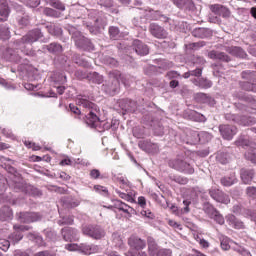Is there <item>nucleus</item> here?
<instances>
[{
    "label": "nucleus",
    "mask_w": 256,
    "mask_h": 256,
    "mask_svg": "<svg viewBox=\"0 0 256 256\" xmlns=\"http://www.w3.org/2000/svg\"><path fill=\"white\" fill-rule=\"evenodd\" d=\"M43 37V32L41 29L35 28L28 31L21 39L16 40L14 44L16 45L17 49H20L24 55L28 57H35L36 53L35 50L29 49L27 45H33V43H37Z\"/></svg>",
    "instance_id": "obj_1"
},
{
    "label": "nucleus",
    "mask_w": 256,
    "mask_h": 256,
    "mask_svg": "<svg viewBox=\"0 0 256 256\" xmlns=\"http://www.w3.org/2000/svg\"><path fill=\"white\" fill-rule=\"evenodd\" d=\"M76 103L86 110L84 119L85 123L89 127H97V125H99V116L97 115V113H99V107H97L95 103L89 101L87 98H85V96L82 95H79L76 98Z\"/></svg>",
    "instance_id": "obj_2"
},
{
    "label": "nucleus",
    "mask_w": 256,
    "mask_h": 256,
    "mask_svg": "<svg viewBox=\"0 0 256 256\" xmlns=\"http://www.w3.org/2000/svg\"><path fill=\"white\" fill-rule=\"evenodd\" d=\"M168 165L180 173H186L187 175H193L195 173V169L191 167V164L181 158L169 160Z\"/></svg>",
    "instance_id": "obj_3"
},
{
    "label": "nucleus",
    "mask_w": 256,
    "mask_h": 256,
    "mask_svg": "<svg viewBox=\"0 0 256 256\" xmlns=\"http://www.w3.org/2000/svg\"><path fill=\"white\" fill-rule=\"evenodd\" d=\"M82 233L91 239L99 241L105 237V230L99 225H84L82 226Z\"/></svg>",
    "instance_id": "obj_4"
},
{
    "label": "nucleus",
    "mask_w": 256,
    "mask_h": 256,
    "mask_svg": "<svg viewBox=\"0 0 256 256\" xmlns=\"http://www.w3.org/2000/svg\"><path fill=\"white\" fill-rule=\"evenodd\" d=\"M109 78L111 79V84H109V91L111 95H115L119 91L121 81H123V76L118 70H113L109 73Z\"/></svg>",
    "instance_id": "obj_5"
},
{
    "label": "nucleus",
    "mask_w": 256,
    "mask_h": 256,
    "mask_svg": "<svg viewBox=\"0 0 256 256\" xmlns=\"http://www.w3.org/2000/svg\"><path fill=\"white\" fill-rule=\"evenodd\" d=\"M210 197L217 201V203H223L224 205H229L231 203V198L229 195L225 194L222 190L217 188H211L208 191Z\"/></svg>",
    "instance_id": "obj_6"
},
{
    "label": "nucleus",
    "mask_w": 256,
    "mask_h": 256,
    "mask_svg": "<svg viewBox=\"0 0 256 256\" xmlns=\"http://www.w3.org/2000/svg\"><path fill=\"white\" fill-rule=\"evenodd\" d=\"M17 215L20 223H35L41 221V215L37 212H20Z\"/></svg>",
    "instance_id": "obj_7"
},
{
    "label": "nucleus",
    "mask_w": 256,
    "mask_h": 256,
    "mask_svg": "<svg viewBox=\"0 0 256 256\" xmlns=\"http://www.w3.org/2000/svg\"><path fill=\"white\" fill-rule=\"evenodd\" d=\"M149 32L156 39H167L169 33L163 26H159L157 23H152L149 25Z\"/></svg>",
    "instance_id": "obj_8"
},
{
    "label": "nucleus",
    "mask_w": 256,
    "mask_h": 256,
    "mask_svg": "<svg viewBox=\"0 0 256 256\" xmlns=\"http://www.w3.org/2000/svg\"><path fill=\"white\" fill-rule=\"evenodd\" d=\"M128 245L134 251H143L145 247H147V242L145 240L139 238V236H131L128 239Z\"/></svg>",
    "instance_id": "obj_9"
},
{
    "label": "nucleus",
    "mask_w": 256,
    "mask_h": 256,
    "mask_svg": "<svg viewBox=\"0 0 256 256\" xmlns=\"http://www.w3.org/2000/svg\"><path fill=\"white\" fill-rule=\"evenodd\" d=\"M219 131L223 139H226L227 141H231V139H233V136L236 135L237 133V127L222 124L219 126Z\"/></svg>",
    "instance_id": "obj_10"
},
{
    "label": "nucleus",
    "mask_w": 256,
    "mask_h": 256,
    "mask_svg": "<svg viewBox=\"0 0 256 256\" xmlns=\"http://www.w3.org/2000/svg\"><path fill=\"white\" fill-rule=\"evenodd\" d=\"M14 229L16 232H14L13 234L10 235V239H11V241H13V243H19V241H21V239H23V234H21V232L29 231V229H31V227H29L27 225H14Z\"/></svg>",
    "instance_id": "obj_11"
},
{
    "label": "nucleus",
    "mask_w": 256,
    "mask_h": 256,
    "mask_svg": "<svg viewBox=\"0 0 256 256\" xmlns=\"http://www.w3.org/2000/svg\"><path fill=\"white\" fill-rule=\"evenodd\" d=\"M229 117H232V121H235V123H239V125H255L256 119L253 117H247V116H235V115H227L226 119H229Z\"/></svg>",
    "instance_id": "obj_12"
},
{
    "label": "nucleus",
    "mask_w": 256,
    "mask_h": 256,
    "mask_svg": "<svg viewBox=\"0 0 256 256\" xmlns=\"http://www.w3.org/2000/svg\"><path fill=\"white\" fill-rule=\"evenodd\" d=\"M138 146L140 149H142V151H145L146 153H157V151H159V145L149 140L140 141Z\"/></svg>",
    "instance_id": "obj_13"
},
{
    "label": "nucleus",
    "mask_w": 256,
    "mask_h": 256,
    "mask_svg": "<svg viewBox=\"0 0 256 256\" xmlns=\"http://www.w3.org/2000/svg\"><path fill=\"white\" fill-rule=\"evenodd\" d=\"M114 208L125 213L126 217H131L133 213H135V209H133V207L129 206L121 200H115Z\"/></svg>",
    "instance_id": "obj_14"
},
{
    "label": "nucleus",
    "mask_w": 256,
    "mask_h": 256,
    "mask_svg": "<svg viewBox=\"0 0 256 256\" xmlns=\"http://www.w3.org/2000/svg\"><path fill=\"white\" fill-rule=\"evenodd\" d=\"M205 211L212 219H214V221H217L219 225H223L225 223V218H223V215H221V213H219L212 205H208L205 208Z\"/></svg>",
    "instance_id": "obj_15"
},
{
    "label": "nucleus",
    "mask_w": 256,
    "mask_h": 256,
    "mask_svg": "<svg viewBox=\"0 0 256 256\" xmlns=\"http://www.w3.org/2000/svg\"><path fill=\"white\" fill-rule=\"evenodd\" d=\"M132 46L137 55H149V47H147V45L144 44L141 40H134Z\"/></svg>",
    "instance_id": "obj_16"
},
{
    "label": "nucleus",
    "mask_w": 256,
    "mask_h": 256,
    "mask_svg": "<svg viewBox=\"0 0 256 256\" xmlns=\"http://www.w3.org/2000/svg\"><path fill=\"white\" fill-rule=\"evenodd\" d=\"M62 237L64 241H77V231L75 228L65 227L62 229Z\"/></svg>",
    "instance_id": "obj_17"
},
{
    "label": "nucleus",
    "mask_w": 256,
    "mask_h": 256,
    "mask_svg": "<svg viewBox=\"0 0 256 256\" xmlns=\"http://www.w3.org/2000/svg\"><path fill=\"white\" fill-rule=\"evenodd\" d=\"M226 221L230 227H233V229H245V223H243V221L239 220L233 214H229L226 217Z\"/></svg>",
    "instance_id": "obj_18"
},
{
    "label": "nucleus",
    "mask_w": 256,
    "mask_h": 256,
    "mask_svg": "<svg viewBox=\"0 0 256 256\" xmlns=\"http://www.w3.org/2000/svg\"><path fill=\"white\" fill-rule=\"evenodd\" d=\"M208 57L210 59H215L218 61H223L225 63H229V61H231V58H229V56L227 54H225L224 52H220V51H216V50H212L208 53Z\"/></svg>",
    "instance_id": "obj_19"
},
{
    "label": "nucleus",
    "mask_w": 256,
    "mask_h": 256,
    "mask_svg": "<svg viewBox=\"0 0 256 256\" xmlns=\"http://www.w3.org/2000/svg\"><path fill=\"white\" fill-rule=\"evenodd\" d=\"M148 253L150 256H159V251L161 248H159V245H157V242H155V239L149 237L148 238Z\"/></svg>",
    "instance_id": "obj_20"
},
{
    "label": "nucleus",
    "mask_w": 256,
    "mask_h": 256,
    "mask_svg": "<svg viewBox=\"0 0 256 256\" xmlns=\"http://www.w3.org/2000/svg\"><path fill=\"white\" fill-rule=\"evenodd\" d=\"M72 39L80 49H85L87 47V44L89 43V39L85 38V36L80 35L79 33H76L72 36Z\"/></svg>",
    "instance_id": "obj_21"
},
{
    "label": "nucleus",
    "mask_w": 256,
    "mask_h": 256,
    "mask_svg": "<svg viewBox=\"0 0 256 256\" xmlns=\"http://www.w3.org/2000/svg\"><path fill=\"white\" fill-rule=\"evenodd\" d=\"M192 35L199 39H205L207 37H211V30L209 28H195L192 31Z\"/></svg>",
    "instance_id": "obj_22"
},
{
    "label": "nucleus",
    "mask_w": 256,
    "mask_h": 256,
    "mask_svg": "<svg viewBox=\"0 0 256 256\" xmlns=\"http://www.w3.org/2000/svg\"><path fill=\"white\" fill-rule=\"evenodd\" d=\"M255 172L253 170L242 169L241 170V179L244 185H249L253 181Z\"/></svg>",
    "instance_id": "obj_23"
},
{
    "label": "nucleus",
    "mask_w": 256,
    "mask_h": 256,
    "mask_svg": "<svg viewBox=\"0 0 256 256\" xmlns=\"http://www.w3.org/2000/svg\"><path fill=\"white\" fill-rule=\"evenodd\" d=\"M80 249L84 255H93V253H99V246L95 244H82Z\"/></svg>",
    "instance_id": "obj_24"
},
{
    "label": "nucleus",
    "mask_w": 256,
    "mask_h": 256,
    "mask_svg": "<svg viewBox=\"0 0 256 256\" xmlns=\"http://www.w3.org/2000/svg\"><path fill=\"white\" fill-rule=\"evenodd\" d=\"M13 217V210L8 206H3L0 209V221H9Z\"/></svg>",
    "instance_id": "obj_25"
},
{
    "label": "nucleus",
    "mask_w": 256,
    "mask_h": 256,
    "mask_svg": "<svg viewBox=\"0 0 256 256\" xmlns=\"http://www.w3.org/2000/svg\"><path fill=\"white\" fill-rule=\"evenodd\" d=\"M194 99L197 101V103H211L213 102V98L211 96H209L206 93H196L194 95Z\"/></svg>",
    "instance_id": "obj_26"
},
{
    "label": "nucleus",
    "mask_w": 256,
    "mask_h": 256,
    "mask_svg": "<svg viewBox=\"0 0 256 256\" xmlns=\"http://www.w3.org/2000/svg\"><path fill=\"white\" fill-rule=\"evenodd\" d=\"M46 49H47V51H49V53H53L54 55L63 53V46H61V44H58L55 42L47 45Z\"/></svg>",
    "instance_id": "obj_27"
},
{
    "label": "nucleus",
    "mask_w": 256,
    "mask_h": 256,
    "mask_svg": "<svg viewBox=\"0 0 256 256\" xmlns=\"http://www.w3.org/2000/svg\"><path fill=\"white\" fill-rule=\"evenodd\" d=\"M0 16V21H5L9 17V6L5 1L0 3Z\"/></svg>",
    "instance_id": "obj_28"
},
{
    "label": "nucleus",
    "mask_w": 256,
    "mask_h": 256,
    "mask_svg": "<svg viewBox=\"0 0 256 256\" xmlns=\"http://www.w3.org/2000/svg\"><path fill=\"white\" fill-rule=\"evenodd\" d=\"M109 35H110V38L113 39L114 41H117L118 39L121 38V32L119 31V28L115 26H111L109 28Z\"/></svg>",
    "instance_id": "obj_29"
},
{
    "label": "nucleus",
    "mask_w": 256,
    "mask_h": 256,
    "mask_svg": "<svg viewBox=\"0 0 256 256\" xmlns=\"http://www.w3.org/2000/svg\"><path fill=\"white\" fill-rule=\"evenodd\" d=\"M11 38V32L7 26H0V39L7 41Z\"/></svg>",
    "instance_id": "obj_30"
},
{
    "label": "nucleus",
    "mask_w": 256,
    "mask_h": 256,
    "mask_svg": "<svg viewBox=\"0 0 256 256\" xmlns=\"http://www.w3.org/2000/svg\"><path fill=\"white\" fill-rule=\"evenodd\" d=\"M242 79H246V81H252L253 83H255V77H256V72L253 71H243L242 72Z\"/></svg>",
    "instance_id": "obj_31"
},
{
    "label": "nucleus",
    "mask_w": 256,
    "mask_h": 256,
    "mask_svg": "<svg viewBox=\"0 0 256 256\" xmlns=\"http://www.w3.org/2000/svg\"><path fill=\"white\" fill-rule=\"evenodd\" d=\"M49 5L54 7V9H59V11H65V5L59 0H46Z\"/></svg>",
    "instance_id": "obj_32"
},
{
    "label": "nucleus",
    "mask_w": 256,
    "mask_h": 256,
    "mask_svg": "<svg viewBox=\"0 0 256 256\" xmlns=\"http://www.w3.org/2000/svg\"><path fill=\"white\" fill-rule=\"evenodd\" d=\"M235 181H237V179L232 176V177H224L221 179V184L224 187H231V185H235Z\"/></svg>",
    "instance_id": "obj_33"
},
{
    "label": "nucleus",
    "mask_w": 256,
    "mask_h": 256,
    "mask_svg": "<svg viewBox=\"0 0 256 256\" xmlns=\"http://www.w3.org/2000/svg\"><path fill=\"white\" fill-rule=\"evenodd\" d=\"M240 85L244 91H254V93H256V84L251 82H241Z\"/></svg>",
    "instance_id": "obj_34"
},
{
    "label": "nucleus",
    "mask_w": 256,
    "mask_h": 256,
    "mask_svg": "<svg viewBox=\"0 0 256 256\" xmlns=\"http://www.w3.org/2000/svg\"><path fill=\"white\" fill-rule=\"evenodd\" d=\"M26 193H28V195H31L32 197H41L40 190L33 186H27Z\"/></svg>",
    "instance_id": "obj_35"
},
{
    "label": "nucleus",
    "mask_w": 256,
    "mask_h": 256,
    "mask_svg": "<svg viewBox=\"0 0 256 256\" xmlns=\"http://www.w3.org/2000/svg\"><path fill=\"white\" fill-rule=\"evenodd\" d=\"M94 190L96 193H100V195H104L105 197L109 196V190L105 186L95 185Z\"/></svg>",
    "instance_id": "obj_36"
},
{
    "label": "nucleus",
    "mask_w": 256,
    "mask_h": 256,
    "mask_svg": "<svg viewBox=\"0 0 256 256\" xmlns=\"http://www.w3.org/2000/svg\"><path fill=\"white\" fill-rule=\"evenodd\" d=\"M246 195L250 197V199H256V187L249 186L246 188Z\"/></svg>",
    "instance_id": "obj_37"
},
{
    "label": "nucleus",
    "mask_w": 256,
    "mask_h": 256,
    "mask_svg": "<svg viewBox=\"0 0 256 256\" xmlns=\"http://www.w3.org/2000/svg\"><path fill=\"white\" fill-rule=\"evenodd\" d=\"M245 157L246 159H248V161H251V163H255L256 164V152L251 150L245 153Z\"/></svg>",
    "instance_id": "obj_38"
},
{
    "label": "nucleus",
    "mask_w": 256,
    "mask_h": 256,
    "mask_svg": "<svg viewBox=\"0 0 256 256\" xmlns=\"http://www.w3.org/2000/svg\"><path fill=\"white\" fill-rule=\"evenodd\" d=\"M219 16L223 17L224 19H227L231 17V11L227 7L222 6Z\"/></svg>",
    "instance_id": "obj_39"
},
{
    "label": "nucleus",
    "mask_w": 256,
    "mask_h": 256,
    "mask_svg": "<svg viewBox=\"0 0 256 256\" xmlns=\"http://www.w3.org/2000/svg\"><path fill=\"white\" fill-rule=\"evenodd\" d=\"M199 86H200L202 89H209V88L213 87V82H211V81H209V80L202 79V80H200V82H199Z\"/></svg>",
    "instance_id": "obj_40"
},
{
    "label": "nucleus",
    "mask_w": 256,
    "mask_h": 256,
    "mask_svg": "<svg viewBox=\"0 0 256 256\" xmlns=\"http://www.w3.org/2000/svg\"><path fill=\"white\" fill-rule=\"evenodd\" d=\"M222 7L223 5L221 4H214L210 6V10L212 11V13H214V15H220Z\"/></svg>",
    "instance_id": "obj_41"
},
{
    "label": "nucleus",
    "mask_w": 256,
    "mask_h": 256,
    "mask_svg": "<svg viewBox=\"0 0 256 256\" xmlns=\"http://www.w3.org/2000/svg\"><path fill=\"white\" fill-rule=\"evenodd\" d=\"M69 109H70L71 113H73V115H75L76 118L81 116V110H79V108L77 106H75V104H70Z\"/></svg>",
    "instance_id": "obj_42"
},
{
    "label": "nucleus",
    "mask_w": 256,
    "mask_h": 256,
    "mask_svg": "<svg viewBox=\"0 0 256 256\" xmlns=\"http://www.w3.org/2000/svg\"><path fill=\"white\" fill-rule=\"evenodd\" d=\"M24 3L28 6V7H39L41 0H24Z\"/></svg>",
    "instance_id": "obj_43"
},
{
    "label": "nucleus",
    "mask_w": 256,
    "mask_h": 256,
    "mask_svg": "<svg viewBox=\"0 0 256 256\" xmlns=\"http://www.w3.org/2000/svg\"><path fill=\"white\" fill-rule=\"evenodd\" d=\"M9 247H11V242H9V240H0V249L2 251H8Z\"/></svg>",
    "instance_id": "obj_44"
},
{
    "label": "nucleus",
    "mask_w": 256,
    "mask_h": 256,
    "mask_svg": "<svg viewBox=\"0 0 256 256\" xmlns=\"http://www.w3.org/2000/svg\"><path fill=\"white\" fill-rule=\"evenodd\" d=\"M91 75L94 83H97L98 85H101V83H103V76L99 75V73L93 72Z\"/></svg>",
    "instance_id": "obj_45"
},
{
    "label": "nucleus",
    "mask_w": 256,
    "mask_h": 256,
    "mask_svg": "<svg viewBox=\"0 0 256 256\" xmlns=\"http://www.w3.org/2000/svg\"><path fill=\"white\" fill-rule=\"evenodd\" d=\"M246 209H243V207H241V205L237 204L234 205L232 208L233 213H235V215H243V213H245Z\"/></svg>",
    "instance_id": "obj_46"
},
{
    "label": "nucleus",
    "mask_w": 256,
    "mask_h": 256,
    "mask_svg": "<svg viewBox=\"0 0 256 256\" xmlns=\"http://www.w3.org/2000/svg\"><path fill=\"white\" fill-rule=\"evenodd\" d=\"M113 179L116 183H119L120 185H127V178L123 176L114 175Z\"/></svg>",
    "instance_id": "obj_47"
},
{
    "label": "nucleus",
    "mask_w": 256,
    "mask_h": 256,
    "mask_svg": "<svg viewBox=\"0 0 256 256\" xmlns=\"http://www.w3.org/2000/svg\"><path fill=\"white\" fill-rule=\"evenodd\" d=\"M221 249H223V251H229L231 249V245H229V239L224 238L221 243Z\"/></svg>",
    "instance_id": "obj_48"
},
{
    "label": "nucleus",
    "mask_w": 256,
    "mask_h": 256,
    "mask_svg": "<svg viewBox=\"0 0 256 256\" xmlns=\"http://www.w3.org/2000/svg\"><path fill=\"white\" fill-rule=\"evenodd\" d=\"M58 223L59 225H73V217H64Z\"/></svg>",
    "instance_id": "obj_49"
},
{
    "label": "nucleus",
    "mask_w": 256,
    "mask_h": 256,
    "mask_svg": "<svg viewBox=\"0 0 256 256\" xmlns=\"http://www.w3.org/2000/svg\"><path fill=\"white\" fill-rule=\"evenodd\" d=\"M172 3L178 7V9H183L185 7L187 0H172Z\"/></svg>",
    "instance_id": "obj_50"
},
{
    "label": "nucleus",
    "mask_w": 256,
    "mask_h": 256,
    "mask_svg": "<svg viewBox=\"0 0 256 256\" xmlns=\"http://www.w3.org/2000/svg\"><path fill=\"white\" fill-rule=\"evenodd\" d=\"M138 205L142 207V209H145V207H147V199L145 198V196L138 197Z\"/></svg>",
    "instance_id": "obj_51"
},
{
    "label": "nucleus",
    "mask_w": 256,
    "mask_h": 256,
    "mask_svg": "<svg viewBox=\"0 0 256 256\" xmlns=\"http://www.w3.org/2000/svg\"><path fill=\"white\" fill-rule=\"evenodd\" d=\"M116 193L120 199H124L125 201H129V199H131V196L127 193L121 192L119 190H116Z\"/></svg>",
    "instance_id": "obj_52"
},
{
    "label": "nucleus",
    "mask_w": 256,
    "mask_h": 256,
    "mask_svg": "<svg viewBox=\"0 0 256 256\" xmlns=\"http://www.w3.org/2000/svg\"><path fill=\"white\" fill-rule=\"evenodd\" d=\"M127 256H147V253L141 251V250H135L134 252H128Z\"/></svg>",
    "instance_id": "obj_53"
},
{
    "label": "nucleus",
    "mask_w": 256,
    "mask_h": 256,
    "mask_svg": "<svg viewBox=\"0 0 256 256\" xmlns=\"http://www.w3.org/2000/svg\"><path fill=\"white\" fill-rule=\"evenodd\" d=\"M90 177L91 179H99V177H101V172L97 169H93L90 171Z\"/></svg>",
    "instance_id": "obj_54"
},
{
    "label": "nucleus",
    "mask_w": 256,
    "mask_h": 256,
    "mask_svg": "<svg viewBox=\"0 0 256 256\" xmlns=\"http://www.w3.org/2000/svg\"><path fill=\"white\" fill-rule=\"evenodd\" d=\"M141 215L143 217H147L148 219H153L155 217V215L153 214V212H151V210H142Z\"/></svg>",
    "instance_id": "obj_55"
},
{
    "label": "nucleus",
    "mask_w": 256,
    "mask_h": 256,
    "mask_svg": "<svg viewBox=\"0 0 256 256\" xmlns=\"http://www.w3.org/2000/svg\"><path fill=\"white\" fill-rule=\"evenodd\" d=\"M34 256H55V253H53L49 250H45V251H40V252L36 253Z\"/></svg>",
    "instance_id": "obj_56"
},
{
    "label": "nucleus",
    "mask_w": 256,
    "mask_h": 256,
    "mask_svg": "<svg viewBox=\"0 0 256 256\" xmlns=\"http://www.w3.org/2000/svg\"><path fill=\"white\" fill-rule=\"evenodd\" d=\"M168 225H170V227H173L174 229H179L180 231L181 229H183L181 227V224L177 223L175 220H169Z\"/></svg>",
    "instance_id": "obj_57"
},
{
    "label": "nucleus",
    "mask_w": 256,
    "mask_h": 256,
    "mask_svg": "<svg viewBox=\"0 0 256 256\" xmlns=\"http://www.w3.org/2000/svg\"><path fill=\"white\" fill-rule=\"evenodd\" d=\"M20 27H27V25H29V18L28 17H22L19 21H18Z\"/></svg>",
    "instance_id": "obj_58"
},
{
    "label": "nucleus",
    "mask_w": 256,
    "mask_h": 256,
    "mask_svg": "<svg viewBox=\"0 0 256 256\" xmlns=\"http://www.w3.org/2000/svg\"><path fill=\"white\" fill-rule=\"evenodd\" d=\"M192 77H201L203 75V69L197 68L194 71H191Z\"/></svg>",
    "instance_id": "obj_59"
},
{
    "label": "nucleus",
    "mask_w": 256,
    "mask_h": 256,
    "mask_svg": "<svg viewBox=\"0 0 256 256\" xmlns=\"http://www.w3.org/2000/svg\"><path fill=\"white\" fill-rule=\"evenodd\" d=\"M183 205L185 206L183 208V213H189V211H191V209L189 208V205H191V201L189 200H184L183 201Z\"/></svg>",
    "instance_id": "obj_60"
},
{
    "label": "nucleus",
    "mask_w": 256,
    "mask_h": 256,
    "mask_svg": "<svg viewBox=\"0 0 256 256\" xmlns=\"http://www.w3.org/2000/svg\"><path fill=\"white\" fill-rule=\"evenodd\" d=\"M113 243H115L116 247H121L123 245V240H121V237L114 236Z\"/></svg>",
    "instance_id": "obj_61"
},
{
    "label": "nucleus",
    "mask_w": 256,
    "mask_h": 256,
    "mask_svg": "<svg viewBox=\"0 0 256 256\" xmlns=\"http://www.w3.org/2000/svg\"><path fill=\"white\" fill-rule=\"evenodd\" d=\"M199 243H200L201 247H203V249H209V243L207 242V240L200 239Z\"/></svg>",
    "instance_id": "obj_62"
},
{
    "label": "nucleus",
    "mask_w": 256,
    "mask_h": 256,
    "mask_svg": "<svg viewBox=\"0 0 256 256\" xmlns=\"http://www.w3.org/2000/svg\"><path fill=\"white\" fill-rule=\"evenodd\" d=\"M65 249H67L68 251H76L77 250V245H75V244H67L65 246Z\"/></svg>",
    "instance_id": "obj_63"
},
{
    "label": "nucleus",
    "mask_w": 256,
    "mask_h": 256,
    "mask_svg": "<svg viewBox=\"0 0 256 256\" xmlns=\"http://www.w3.org/2000/svg\"><path fill=\"white\" fill-rule=\"evenodd\" d=\"M60 165H62V166L71 165V159L66 158V159L61 160Z\"/></svg>",
    "instance_id": "obj_64"
}]
</instances>
